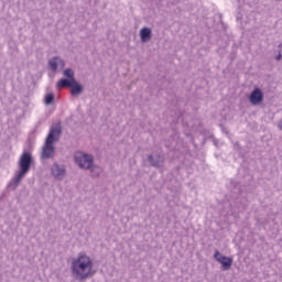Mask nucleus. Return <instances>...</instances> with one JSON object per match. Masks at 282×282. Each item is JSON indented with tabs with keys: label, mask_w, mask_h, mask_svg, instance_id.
<instances>
[{
	"label": "nucleus",
	"mask_w": 282,
	"mask_h": 282,
	"mask_svg": "<svg viewBox=\"0 0 282 282\" xmlns=\"http://www.w3.org/2000/svg\"><path fill=\"white\" fill-rule=\"evenodd\" d=\"M70 88L72 96H80L83 94V86L76 79H73Z\"/></svg>",
	"instance_id": "nucleus-10"
},
{
	"label": "nucleus",
	"mask_w": 282,
	"mask_h": 282,
	"mask_svg": "<svg viewBox=\"0 0 282 282\" xmlns=\"http://www.w3.org/2000/svg\"><path fill=\"white\" fill-rule=\"evenodd\" d=\"M140 37L143 43H147V41H151V29L149 28L141 29Z\"/></svg>",
	"instance_id": "nucleus-11"
},
{
	"label": "nucleus",
	"mask_w": 282,
	"mask_h": 282,
	"mask_svg": "<svg viewBox=\"0 0 282 282\" xmlns=\"http://www.w3.org/2000/svg\"><path fill=\"white\" fill-rule=\"evenodd\" d=\"M148 160L150 164H152V166H155L156 169H160V166H162L164 162V159L159 154L149 155Z\"/></svg>",
	"instance_id": "nucleus-9"
},
{
	"label": "nucleus",
	"mask_w": 282,
	"mask_h": 282,
	"mask_svg": "<svg viewBox=\"0 0 282 282\" xmlns=\"http://www.w3.org/2000/svg\"><path fill=\"white\" fill-rule=\"evenodd\" d=\"M88 171H90L91 177H100V173H102V167L93 163Z\"/></svg>",
	"instance_id": "nucleus-12"
},
{
	"label": "nucleus",
	"mask_w": 282,
	"mask_h": 282,
	"mask_svg": "<svg viewBox=\"0 0 282 282\" xmlns=\"http://www.w3.org/2000/svg\"><path fill=\"white\" fill-rule=\"evenodd\" d=\"M70 274L75 281H87L94 276V260L85 252L78 253L70 261Z\"/></svg>",
	"instance_id": "nucleus-1"
},
{
	"label": "nucleus",
	"mask_w": 282,
	"mask_h": 282,
	"mask_svg": "<svg viewBox=\"0 0 282 282\" xmlns=\"http://www.w3.org/2000/svg\"><path fill=\"white\" fill-rule=\"evenodd\" d=\"M73 84H74V82H73L72 79L62 78V79L58 80L57 87H58V88L72 87Z\"/></svg>",
	"instance_id": "nucleus-13"
},
{
	"label": "nucleus",
	"mask_w": 282,
	"mask_h": 282,
	"mask_svg": "<svg viewBox=\"0 0 282 282\" xmlns=\"http://www.w3.org/2000/svg\"><path fill=\"white\" fill-rule=\"evenodd\" d=\"M214 259L223 265V270H230L232 268V258H228L219 251H215Z\"/></svg>",
	"instance_id": "nucleus-6"
},
{
	"label": "nucleus",
	"mask_w": 282,
	"mask_h": 282,
	"mask_svg": "<svg viewBox=\"0 0 282 282\" xmlns=\"http://www.w3.org/2000/svg\"><path fill=\"white\" fill-rule=\"evenodd\" d=\"M74 160L75 164H77V166L84 171H89V169H91V164L94 163V156L83 152H77Z\"/></svg>",
	"instance_id": "nucleus-4"
},
{
	"label": "nucleus",
	"mask_w": 282,
	"mask_h": 282,
	"mask_svg": "<svg viewBox=\"0 0 282 282\" xmlns=\"http://www.w3.org/2000/svg\"><path fill=\"white\" fill-rule=\"evenodd\" d=\"M48 65H50V69H52V72H56L58 69V66L65 67V61H63V58H61L58 56H55L48 61Z\"/></svg>",
	"instance_id": "nucleus-8"
},
{
	"label": "nucleus",
	"mask_w": 282,
	"mask_h": 282,
	"mask_svg": "<svg viewBox=\"0 0 282 282\" xmlns=\"http://www.w3.org/2000/svg\"><path fill=\"white\" fill-rule=\"evenodd\" d=\"M45 105H54V94H47L44 98Z\"/></svg>",
	"instance_id": "nucleus-15"
},
{
	"label": "nucleus",
	"mask_w": 282,
	"mask_h": 282,
	"mask_svg": "<svg viewBox=\"0 0 282 282\" xmlns=\"http://www.w3.org/2000/svg\"><path fill=\"white\" fill-rule=\"evenodd\" d=\"M278 127L282 131V120L278 123Z\"/></svg>",
	"instance_id": "nucleus-17"
},
{
	"label": "nucleus",
	"mask_w": 282,
	"mask_h": 282,
	"mask_svg": "<svg viewBox=\"0 0 282 282\" xmlns=\"http://www.w3.org/2000/svg\"><path fill=\"white\" fill-rule=\"evenodd\" d=\"M67 173V170L65 169V165L58 164L57 162L53 163L51 166V174L52 176L61 182L65 177V174Z\"/></svg>",
	"instance_id": "nucleus-5"
},
{
	"label": "nucleus",
	"mask_w": 282,
	"mask_h": 282,
	"mask_svg": "<svg viewBox=\"0 0 282 282\" xmlns=\"http://www.w3.org/2000/svg\"><path fill=\"white\" fill-rule=\"evenodd\" d=\"M58 140H61V128L54 127L50 130L44 145L42 147V160H52V158L56 155V148L54 147V143L58 142Z\"/></svg>",
	"instance_id": "nucleus-2"
},
{
	"label": "nucleus",
	"mask_w": 282,
	"mask_h": 282,
	"mask_svg": "<svg viewBox=\"0 0 282 282\" xmlns=\"http://www.w3.org/2000/svg\"><path fill=\"white\" fill-rule=\"evenodd\" d=\"M32 166V154L30 152H23L19 160L20 171L13 178V188H17L21 184V180L30 173V167Z\"/></svg>",
	"instance_id": "nucleus-3"
},
{
	"label": "nucleus",
	"mask_w": 282,
	"mask_h": 282,
	"mask_svg": "<svg viewBox=\"0 0 282 282\" xmlns=\"http://www.w3.org/2000/svg\"><path fill=\"white\" fill-rule=\"evenodd\" d=\"M249 100L251 105H261V102H263V93L261 91V89L256 88L250 94Z\"/></svg>",
	"instance_id": "nucleus-7"
},
{
	"label": "nucleus",
	"mask_w": 282,
	"mask_h": 282,
	"mask_svg": "<svg viewBox=\"0 0 282 282\" xmlns=\"http://www.w3.org/2000/svg\"><path fill=\"white\" fill-rule=\"evenodd\" d=\"M276 61H282V44L279 45L278 55L275 56Z\"/></svg>",
	"instance_id": "nucleus-16"
},
{
	"label": "nucleus",
	"mask_w": 282,
	"mask_h": 282,
	"mask_svg": "<svg viewBox=\"0 0 282 282\" xmlns=\"http://www.w3.org/2000/svg\"><path fill=\"white\" fill-rule=\"evenodd\" d=\"M64 76H66V78L70 79L73 83L74 80H76V78L74 77V70L72 68H66L63 72Z\"/></svg>",
	"instance_id": "nucleus-14"
}]
</instances>
